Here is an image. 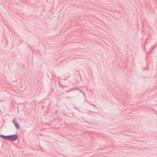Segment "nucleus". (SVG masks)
I'll return each instance as SVG.
<instances>
[{
  "mask_svg": "<svg viewBox=\"0 0 157 157\" xmlns=\"http://www.w3.org/2000/svg\"><path fill=\"white\" fill-rule=\"evenodd\" d=\"M2 138L8 140L10 141H14L16 140L18 138L17 135L14 134L8 136H2Z\"/></svg>",
  "mask_w": 157,
  "mask_h": 157,
  "instance_id": "1",
  "label": "nucleus"
},
{
  "mask_svg": "<svg viewBox=\"0 0 157 157\" xmlns=\"http://www.w3.org/2000/svg\"><path fill=\"white\" fill-rule=\"evenodd\" d=\"M2 136H4V135H0V137H1V138H2Z\"/></svg>",
  "mask_w": 157,
  "mask_h": 157,
  "instance_id": "4",
  "label": "nucleus"
},
{
  "mask_svg": "<svg viewBox=\"0 0 157 157\" xmlns=\"http://www.w3.org/2000/svg\"><path fill=\"white\" fill-rule=\"evenodd\" d=\"M13 122L17 129H18L20 128V125L17 121L16 118H13Z\"/></svg>",
  "mask_w": 157,
  "mask_h": 157,
  "instance_id": "2",
  "label": "nucleus"
},
{
  "mask_svg": "<svg viewBox=\"0 0 157 157\" xmlns=\"http://www.w3.org/2000/svg\"><path fill=\"white\" fill-rule=\"evenodd\" d=\"M77 89L80 90L82 93V92H83V91H82L81 90H80L78 88H77Z\"/></svg>",
  "mask_w": 157,
  "mask_h": 157,
  "instance_id": "3",
  "label": "nucleus"
},
{
  "mask_svg": "<svg viewBox=\"0 0 157 157\" xmlns=\"http://www.w3.org/2000/svg\"><path fill=\"white\" fill-rule=\"evenodd\" d=\"M82 93L84 94V95H85V94L84 92H82Z\"/></svg>",
  "mask_w": 157,
  "mask_h": 157,
  "instance_id": "5",
  "label": "nucleus"
}]
</instances>
